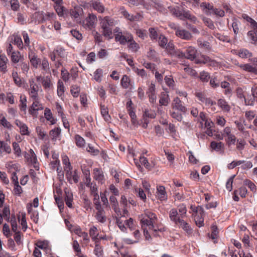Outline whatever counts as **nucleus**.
I'll return each instance as SVG.
<instances>
[{"mask_svg": "<svg viewBox=\"0 0 257 257\" xmlns=\"http://www.w3.org/2000/svg\"><path fill=\"white\" fill-rule=\"evenodd\" d=\"M99 20L102 35L108 40L111 39L113 38L112 27L116 25V22L109 16L100 17Z\"/></svg>", "mask_w": 257, "mask_h": 257, "instance_id": "obj_1", "label": "nucleus"}, {"mask_svg": "<svg viewBox=\"0 0 257 257\" xmlns=\"http://www.w3.org/2000/svg\"><path fill=\"white\" fill-rule=\"evenodd\" d=\"M142 227L148 226L149 229H154V225L158 221V218L155 213L149 210H145L144 213L139 216Z\"/></svg>", "mask_w": 257, "mask_h": 257, "instance_id": "obj_2", "label": "nucleus"}, {"mask_svg": "<svg viewBox=\"0 0 257 257\" xmlns=\"http://www.w3.org/2000/svg\"><path fill=\"white\" fill-rule=\"evenodd\" d=\"M171 12L174 16L180 20L188 19L195 24L197 22L195 16L192 15L189 11L185 10L182 7L177 6L171 10Z\"/></svg>", "mask_w": 257, "mask_h": 257, "instance_id": "obj_3", "label": "nucleus"}, {"mask_svg": "<svg viewBox=\"0 0 257 257\" xmlns=\"http://www.w3.org/2000/svg\"><path fill=\"white\" fill-rule=\"evenodd\" d=\"M33 102L31 104V105L29 108V113L31 114L34 118H37L38 116L39 110H41L44 109V107L40 103V102L38 99H33Z\"/></svg>", "mask_w": 257, "mask_h": 257, "instance_id": "obj_4", "label": "nucleus"}, {"mask_svg": "<svg viewBox=\"0 0 257 257\" xmlns=\"http://www.w3.org/2000/svg\"><path fill=\"white\" fill-rule=\"evenodd\" d=\"M30 88L29 89V95L32 99H38V91L40 87L35 83L33 79L29 80Z\"/></svg>", "mask_w": 257, "mask_h": 257, "instance_id": "obj_5", "label": "nucleus"}, {"mask_svg": "<svg viewBox=\"0 0 257 257\" xmlns=\"http://www.w3.org/2000/svg\"><path fill=\"white\" fill-rule=\"evenodd\" d=\"M147 84L148 85V88L146 93L149 97V101L151 103H154L157 100L155 84L153 82H151L150 83L148 82Z\"/></svg>", "mask_w": 257, "mask_h": 257, "instance_id": "obj_6", "label": "nucleus"}, {"mask_svg": "<svg viewBox=\"0 0 257 257\" xmlns=\"http://www.w3.org/2000/svg\"><path fill=\"white\" fill-rule=\"evenodd\" d=\"M222 136L227 137L226 142L228 145L235 144L236 137L231 133V127L229 126L225 127L223 130Z\"/></svg>", "mask_w": 257, "mask_h": 257, "instance_id": "obj_7", "label": "nucleus"}, {"mask_svg": "<svg viewBox=\"0 0 257 257\" xmlns=\"http://www.w3.org/2000/svg\"><path fill=\"white\" fill-rule=\"evenodd\" d=\"M66 172V178L67 181L70 183L73 182L77 183L79 181V176L77 175L76 170L72 171V168H68L67 169L64 170Z\"/></svg>", "mask_w": 257, "mask_h": 257, "instance_id": "obj_8", "label": "nucleus"}, {"mask_svg": "<svg viewBox=\"0 0 257 257\" xmlns=\"http://www.w3.org/2000/svg\"><path fill=\"white\" fill-rule=\"evenodd\" d=\"M171 105L173 110H177L183 113L187 111V108L183 104L182 101L178 97L174 98Z\"/></svg>", "mask_w": 257, "mask_h": 257, "instance_id": "obj_9", "label": "nucleus"}, {"mask_svg": "<svg viewBox=\"0 0 257 257\" xmlns=\"http://www.w3.org/2000/svg\"><path fill=\"white\" fill-rule=\"evenodd\" d=\"M174 30H175V35L182 39L189 40L192 37L191 34L189 32L186 30L182 29L179 27H175Z\"/></svg>", "mask_w": 257, "mask_h": 257, "instance_id": "obj_10", "label": "nucleus"}, {"mask_svg": "<svg viewBox=\"0 0 257 257\" xmlns=\"http://www.w3.org/2000/svg\"><path fill=\"white\" fill-rule=\"evenodd\" d=\"M8 168L12 173V180L14 184H19L18 177L17 176V172L19 171V166L17 164H8Z\"/></svg>", "mask_w": 257, "mask_h": 257, "instance_id": "obj_11", "label": "nucleus"}, {"mask_svg": "<svg viewBox=\"0 0 257 257\" xmlns=\"http://www.w3.org/2000/svg\"><path fill=\"white\" fill-rule=\"evenodd\" d=\"M96 17L94 15L89 14L83 22V26L85 28L91 30L96 25Z\"/></svg>", "mask_w": 257, "mask_h": 257, "instance_id": "obj_12", "label": "nucleus"}, {"mask_svg": "<svg viewBox=\"0 0 257 257\" xmlns=\"http://www.w3.org/2000/svg\"><path fill=\"white\" fill-rule=\"evenodd\" d=\"M195 62L197 64L203 63L213 67L217 66V62L216 61L204 55H201L199 59H195Z\"/></svg>", "mask_w": 257, "mask_h": 257, "instance_id": "obj_13", "label": "nucleus"}, {"mask_svg": "<svg viewBox=\"0 0 257 257\" xmlns=\"http://www.w3.org/2000/svg\"><path fill=\"white\" fill-rule=\"evenodd\" d=\"M132 39V35L128 33L123 32L121 34L115 35V40L118 42L121 45H124Z\"/></svg>", "mask_w": 257, "mask_h": 257, "instance_id": "obj_14", "label": "nucleus"}, {"mask_svg": "<svg viewBox=\"0 0 257 257\" xmlns=\"http://www.w3.org/2000/svg\"><path fill=\"white\" fill-rule=\"evenodd\" d=\"M197 49L193 46H188L186 48L185 58L191 61L195 60L196 58Z\"/></svg>", "mask_w": 257, "mask_h": 257, "instance_id": "obj_15", "label": "nucleus"}, {"mask_svg": "<svg viewBox=\"0 0 257 257\" xmlns=\"http://www.w3.org/2000/svg\"><path fill=\"white\" fill-rule=\"evenodd\" d=\"M93 178L101 184L105 182L104 174L101 169L94 168L93 169Z\"/></svg>", "mask_w": 257, "mask_h": 257, "instance_id": "obj_16", "label": "nucleus"}, {"mask_svg": "<svg viewBox=\"0 0 257 257\" xmlns=\"http://www.w3.org/2000/svg\"><path fill=\"white\" fill-rule=\"evenodd\" d=\"M90 6L93 9L99 13H103L105 11V7L100 0H91Z\"/></svg>", "mask_w": 257, "mask_h": 257, "instance_id": "obj_17", "label": "nucleus"}, {"mask_svg": "<svg viewBox=\"0 0 257 257\" xmlns=\"http://www.w3.org/2000/svg\"><path fill=\"white\" fill-rule=\"evenodd\" d=\"M95 209L97 210L95 215L96 219L101 223H104L106 221V218L104 209L101 206L95 207Z\"/></svg>", "mask_w": 257, "mask_h": 257, "instance_id": "obj_18", "label": "nucleus"}, {"mask_svg": "<svg viewBox=\"0 0 257 257\" xmlns=\"http://www.w3.org/2000/svg\"><path fill=\"white\" fill-rule=\"evenodd\" d=\"M25 157L28 159V161L34 164L35 168L37 170L38 169L39 167L37 163L36 155L33 150L30 149V154L26 153Z\"/></svg>", "mask_w": 257, "mask_h": 257, "instance_id": "obj_19", "label": "nucleus"}, {"mask_svg": "<svg viewBox=\"0 0 257 257\" xmlns=\"http://www.w3.org/2000/svg\"><path fill=\"white\" fill-rule=\"evenodd\" d=\"M29 58L32 66L35 68H37L41 61L32 50L29 53Z\"/></svg>", "mask_w": 257, "mask_h": 257, "instance_id": "obj_20", "label": "nucleus"}, {"mask_svg": "<svg viewBox=\"0 0 257 257\" xmlns=\"http://www.w3.org/2000/svg\"><path fill=\"white\" fill-rule=\"evenodd\" d=\"M175 224L182 228L187 234H190L192 233V229L188 223L183 219L179 220Z\"/></svg>", "mask_w": 257, "mask_h": 257, "instance_id": "obj_21", "label": "nucleus"}, {"mask_svg": "<svg viewBox=\"0 0 257 257\" xmlns=\"http://www.w3.org/2000/svg\"><path fill=\"white\" fill-rule=\"evenodd\" d=\"M116 223L119 229L123 232L126 231L125 226L126 218L125 216H116Z\"/></svg>", "mask_w": 257, "mask_h": 257, "instance_id": "obj_22", "label": "nucleus"}, {"mask_svg": "<svg viewBox=\"0 0 257 257\" xmlns=\"http://www.w3.org/2000/svg\"><path fill=\"white\" fill-rule=\"evenodd\" d=\"M157 196L159 199L161 201L167 199V195L165 188L163 186H159L157 188Z\"/></svg>", "mask_w": 257, "mask_h": 257, "instance_id": "obj_23", "label": "nucleus"}, {"mask_svg": "<svg viewBox=\"0 0 257 257\" xmlns=\"http://www.w3.org/2000/svg\"><path fill=\"white\" fill-rule=\"evenodd\" d=\"M200 8L202 11L207 15H210L212 14V10H213V6L207 2H203L200 4Z\"/></svg>", "mask_w": 257, "mask_h": 257, "instance_id": "obj_24", "label": "nucleus"}, {"mask_svg": "<svg viewBox=\"0 0 257 257\" xmlns=\"http://www.w3.org/2000/svg\"><path fill=\"white\" fill-rule=\"evenodd\" d=\"M238 66L242 70L257 74V67L249 64H238Z\"/></svg>", "mask_w": 257, "mask_h": 257, "instance_id": "obj_25", "label": "nucleus"}, {"mask_svg": "<svg viewBox=\"0 0 257 257\" xmlns=\"http://www.w3.org/2000/svg\"><path fill=\"white\" fill-rule=\"evenodd\" d=\"M64 191L65 193V201L66 204L69 208H72V202L73 200L72 193L67 189H65Z\"/></svg>", "mask_w": 257, "mask_h": 257, "instance_id": "obj_26", "label": "nucleus"}, {"mask_svg": "<svg viewBox=\"0 0 257 257\" xmlns=\"http://www.w3.org/2000/svg\"><path fill=\"white\" fill-rule=\"evenodd\" d=\"M169 217L175 224H176L179 220L181 219L177 210L176 208H172L169 212Z\"/></svg>", "mask_w": 257, "mask_h": 257, "instance_id": "obj_27", "label": "nucleus"}, {"mask_svg": "<svg viewBox=\"0 0 257 257\" xmlns=\"http://www.w3.org/2000/svg\"><path fill=\"white\" fill-rule=\"evenodd\" d=\"M235 54L241 58H249L252 56V53L246 49H241L235 52Z\"/></svg>", "mask_w": 257, "mask_h": 257, "instance_id": "obj_28", "label": "nucleus"}, {"mask_svg": "<svg viewBox=\"0 0 257 257\" xmlns=\"http://www.w3.org/2000/svg\"><path fill=\"white\" fill-rule=\"evenodd\" d=\"M150 37L152 40H157L158 37L162 34L157 28H150L149 29Z\"/></svg>", "mask_w": 257, "mask_h": 257, "instance_id": "obj_29", "label": "nucleus"}, {"mask_svg": "<svg viewBox=\"0 0 257 257\" xmlns=\"http://www.w3.org/2000/svg\"><path fill=\"white\" fill-rule=\"evenodd\" d=\"M44 116L48 121H50L51 124H54L56 123V119L53 116L52 113L49 108L45 109Z\"/></svg>", "mask_w": 257, "mask_h": 257, "instance_id": "obj_30", "label": "nucleus"}, {"mask_svg": "<svg viewBox=\"0 0 257 257\" xmlns=\"http://www.w3.org/2000/svg\"><path fill=\"white\" fill-rule=\"evenodd\" d=\"M41 83L45 90H49L53 87V83L51 78L48 76L43 78V81Z\"/></svg>", "mask_w": 257, "mask_h": 257, "instance_id": "obj_31", "label": "nucleus"}, {"mask_svg": "<svg viewBox=\"0 0 257 257\" xmlns=\"http://www.w3.org/2000/svg\"><path fill=\"white\" fill-rule=\"evenodd\" d=\"M4 152L7 154L11 153V148L7 143L0 140V155H2Z\"/></svg>", "mask_w": 257, "mask_h": 257, "instance_id": "obj_32", "label": "nucleus"}, {"mask_svg": "<svg viewBox=\"0 0 257 257\" xmlns=\"http://www.w3.org/2000/svg\"><path fill=\"white\" fill-rule=\"evenodd\" d=\"M217 104L224 111L228 112L230 109V105L224 99H219L217 101Z\"/></svg>", "mask_w": 257, "mask_h": 257, "instance_id": "obj_33", "label": "nucleus"}, {"mask_svg": "<svg viewBox=\"0 0 257 257\" xmlns=\"http://www.w3.org/2000/svg\"><path fill=\"white\" fill-rule=\"evenodd\" d=\"M61 130L59 127H56L50 132V136L51 137L52 140H57L59 139L61 136Z\"/></svg>", "mask_w": 257, "mask_h": 257, "instance_id": "obj_34", "label": "nucleus"}, {"mask_svg": "<svg viewBox=\"0 0 257 257\" xmlns=\"http://www.w3.org/2000/svg\"><path fill=\"white\" fill-rule=\"evenodd\" d=\"M11 61L14 63H18L21 62L22 57L21 55L20 52L18 51H14L10 54Z\"/></svg>", "mask_w": 257, "mask_h": 257, "instance_id": "obj_35", "label": "nucleus"}, {"mask_svg": "<svg viewBox=\"0 0 257 257\" xmlns=\"http://www.w3.org/2000/svg\"><path fill=\"white\" fill-rule=\"evenodd\" d=\"M147 57L150 60L153 61L158 62L159 60L158 54L155 50L151 48L149 49V51L147 53Z\"/></svg>", "mask_w": 257, "mask_h": 257, "instance_id": "obj_36", "label": "nucleus"}, {"mask_svg": "<svg viewBox=\"0 0 257 257\" xmlns=\"http://www.w3.org/2000/svg\"><path fill=\"white\" fill-rule=\"evenodd\" d=\"M12 76L15 84L18 87H20L22 85V81L16 71L13 70L12 73Z\"/></svg>", "mask_w": 257, "mask_h": 257, "instance_id": "obj_37", "label": "nucleus"}, {"mask_svg": "<svg viewBox=\"0 0 257 257\" xmlns=\"http://www.w3.org/2000/svg\"><path fill=\"white\" fill-rule=\"evenodd\" d=\"M8 59L5 54L0 53V70L6 71L7 70V63Z\"/></svg>", "mask_w": 257, "mask_h": 257, "instance_id": "obj_38", "label": "nucleus"}, {"mask_svg": "<svg viewBox=\"0 0 257 257\" xmlns=\"http://www.w3.org/2000/svg\"><path fill=\"white\" fill-rule=\"evenodd\" d=\"M101 114L106 121H109L111 119L110 116L108 114V110L105 105H101Z\"/></svg>", "mask_w": 257, "mask_h": 257, "instance_id": "obj_39", "label": "nucleus"}, {"mask_svg": "<svg viewBox=\"0 0 257 257\" xmlns=\"http://www.w3.org/2000/svg\"><path fill=\"white\" fill-rule=\"evenodd\" d=\"M223 146L224 144L221 142H216L213 141L210 144V147L211 149L216 152L220 151L223 148Z\"/></svg>", "mask_w": 257, "mask_h": 257, "instance_id": "obj_40", "label": "nucleus"}, {"mask_svg": "<svg viewBox=\"0 0 257 257\" xmlns=\"http://www.w3.org/2000/svg\"><path fill=\"white\" fill-rule=\"evenodd\" d=\"M57 94L59 97H62L65 92V87L63 82L59 80L57 83Z\"/></svg>", "mask_w": 257, "mask_h": 257, "instance_id": "obj_41", "label": "nucleus"}, {"mask_svg": "<svg viewBox=\"0 0 257 257\" xmlns=\"http://www.w3.org/2000/svg\"><path fill=\"white\" fill-rule=\"evenodd\" d=\"M203 215L204 214L201 215L199 214H195L194 216L196 224L199 227L204 225V218L203 217Z\"/></svg>", "mask_w": 257, "mask_h": 257, "instance_id": "obj_42", "label": "nucleus"}, {"mask_svg": "<svg viewBox=\"0 0 257 257\" xmlns=\"http://www.w3.org/2000/svg\"><path fill=\"white\" fill-rule=\"evenodd\" d=\"M177 110H173L170 111V115L174 119H176L178 121H181L183 119V116L181 112Z\"/></svg>", "mask_w": 257, "mask_h": 257, "instance_id": "obj_43", "label": "nucleus"}, {"mask_svg": "<svg viewBox=\"0 0 257 257\" xmlns=\"http://www.w3.org/2000/svg\"><path fill=\"white\" fill-rule=\"evenodd\" d=\"M35 14L40 16L42 21L47 20L49 18H52L55 16V14L51 12H47L45 14V16L43 15V12L41 13H36Z\"/></svg>", "mask_w": 257, "mask_h": 257, "instance_id": "obj_44", "label": "nucleus"}, {"mask_svg": "<svg viewBox=\"0 0 257 257\" xmlns=\"http://www.w3.org/2000/svg\"><path fill=\"white\" fill-rule=\"evenodd\" d=\"M133 235L134 237H135V240L134 241H132L130 239H126V242L128 244H133L137 243L139 242V239L141 237V233L140 232V231L138 229H137L135 230V231L133 232Z\"/></svg>", "mask_w": 257, "mask_h": 257, "instance_id": "obj_45", "label": "nucleus"}, {"mask_svg": "<svg viewBox=\"0 0 257 257\" xmlns=\"http://www.w3.org/2000/svg\"><path fill=\"white\" fill-rule=\"evenodd\" d=\"M170 98L168 94L165 93L161 94V97L159 100V103L161 105L167 106L169 103Z\"/></svg>", "mask_w": 257, "mask_h": 257, "instance_id": "obj_46", "label": "nucleus"}, {"mask_svg": "<svg viewBox=\"0 0 257 257\" xmlns=\"http://www.w3.org/2000/svg\"><path fill=\"white\" fill-rule=\"evenodd\" d=\"M89 235L93 241L98 239V233L97 232V228L95 226H93L90 228Z\"/></svg>", "mask_w": 257, "mask_h": 257, "instance_id": "obj_47", "label": "nucleus"}, {"mask_svg": "<svg viewBox=\"0 0 257 257\" xmlns=\"http://www.w3.org/2000/svg\"><path fill=\"white\" fill-rule=\"evenodd\" d=\"M159 45L162 48H165L168 44L167 38L162 34L158 37Z\"/></svg>", "mask_w": 257, "mask_h": 257, "instance_id": "obj_48", "label": "nucleus"}, {"mask_svg": "<svg viewBox=\"0 0 257 257\" xmlns=\"http://www.w3.org/2000/svg\"><path fill=\"white\" fill-rule=\"evenodd\" d=\"M20 104L19 105V107L21 110L25 112L27 107L26 97H23L22 96H21L20 98Z\"/></svg>", "mask_w": 257, "mask_h": 257, "instance_id": "obj_49", "label": "nucleus"}, {"mask_svg": "<svg viewBox=\"0 0 257 257\" xmlns=\"http://www.w3.org/2000/svg\"><path fill=\"white\" fill-rule=\"evenodd\" d=\"M257 33L255 31L250 30L247 32V37L250 39L252 44H255L257 42Z\"/></svg>", "mask_w": 257, "mask_h": 257, "instance_id": "obj_50", "label": "nucleus"}, {"mask_svg": "<svg viewBox=\"0 0 257 257\" xmlns=\"http://www.w3.org/2000/svg\"><path fill=\"white\" fill-rule=\"evenodd\" d=\"M191 209L192 211V215L194 216L195 214H204V211L203 208L200 206H198L197 207L191 206Z\"/></svg>", "mask_w": 257, "mask_h": 257, "instance_id": "obj_51", "label": "nucleus"}, {"mask_svg": "<svg viewBox=\"0 0 257 257\" xmlns=\"http://www.w3.org/2000/svg\"><path fill=\"white\" fill-rule=\"evenodd\" d=\"M128 48L133 52H136L139 49V45L134 40L133 37L130 41H128Z\"/></svg>", "mask_w": 257, "mask_h": 257, "instance_id": "obj_52", "label": "nucleus"}, {"mask_svg": "<svg viewBox=\"0 0 257 257\" xmlns=\"http://www.w3.org/2000/svg\"><path fill=\"white\" fill-rule=\"evenodd\" d=\"M199 78L201 81L203 82H207L210 79V76L209 73L203 71L200 73Z\"/></svg>", "mask_w": 257, "mask_h": 257, "instance_id": "obj_53", "label": "nucleus"}, {"mask_svg": "<svg viewBox=\"0 0 257 257\" xmlns=\"http://www.w3.org/2000/svg\"><path fill=\"white\" fill-rule=\"evenodd\" d=\"M80 91V88L78 85H73L71 87L70 92L73 97H77L79 96Z\"/></svg>", "mask_w": 257, "mask_h": 257, "instance_id": "obj_54", "label": "nucleus"}, {"mask_svg": "<svg viewBox=\"0 0 257 257\" xmlns=\"http://www.w3.org/2000/svg\"><path fill=\"white\" fill-rule=\"evenodd\" d=\"M121 86L124 88H127L130 84V79L126 75L123 76L121 79Z\"/></svg>", "mask_w": 257, "mask_h": 257, "instance_id": "obj_55", "label": "nucleus"}, {"mask_svg": "<svg viewBox=\"0 0 257 257\" xmlns=\"http://www.w3.org/2000/svg\"><path fill=\"white\" fill-rule=\"evenodd\" d=\"M86 150L88 152L94 156L98 155L99 153V151L91 144H88Z\"/></svg>", "mask_w": 257, "mask_h": 257, "instance_id": "obj_56", "label": "nucleus"}, {"mask_svg": "<svg viewBox=\"0 0 257 257\" xmlns=\"http://www.w3.org/2000/svg\"><path fill=\"white\" fill-rule=\"evenodd\" d=\"M76 144L79 147H83L85 144L84 139L78 135H76L75 137Z\"/></svg>", "mask_w": 257, "mask_h": 257, "instance_id": "obj_57", "label": "nucleus"}, {"mask_svg": "<svg viewBox=\"0 0 257 257\" xmlns=\"http://www.w3.org/2000/svg\"><path fill=\"white\" fill-rule=\"evenodd\" d=\"M202 21H203L204 24L207 26L209 29L211 30H214L215 29V26L213 21L208 18L203 17Z\"/></svg>", "mask_w": 257, "mask_h": 257, "instance_id": "obj_58", "label": "nucleus"}, {"mask_svg": "<svg viewBox=\"0 0 257 257\" xmlns=\"http://www.w3.org/2000/svg\"><path fill=\"white\" fill-rule=\"evenodd\" d=\"M179 210V214L181 218H183L186 216L187 212V208L186 205L184 204H182L178 207Z\"/></svg>", "mask_w": 257, "mask_h": 257, "instance_id": "obj_59", "label": "nucleus"}, {"mask_svg": "<svg viewBox=\"0 0 257 257\" xmlns=\"http://www.w3.org/2000/svg\"><path fill=\"white\" fill-rule=\"evenodd\" d=\"M13 37H14L13 40L14 41V44L16 45L19 48L22 49L23 44L21 38L18 35H14Z\"/></svg>", "mask_w": 257, "mask_h": 257, "instance_id": "obj_60", "label": "nucleus"}, {"mask_svg": "<svg viewBox=\"0 0 257 257\" xmlns=\"http://www.w3.org/2000/svg\"><path fill=\"white\" fill-rule=\"evenodd\" d=\"M10 222L11 224L12 229L14 232H16L18 229L17 222L15 215L12 214L11 217Z\"/></svg>", "mask_w": 257, "mask_h": 257, "instance_id": "obj_61", "label": "nucleus"}, {"mask_svg": "<svg viewBox=\"0 0 257 257\" xmlns=\"http://www.w3.org/2000/svg\"><path fill=\"white\" fill-rule=\"evenodd\" d=\"M165 82L166 85L169 87L173 88L175 86V82L172 76H166L165 78Z\"/></svg>", "mask_w": 257, "mask_h": 257, "instance_id": "obj_62", "label": "nucleus"}, {"mask_svg": "<svg viewBox=\"0 0 257 257\" xmlns=\"http://www.w3.org/2000/svg\"><path fill=\"white\" fill-rule=\"evenodd\" d=\"M62 3L55 4L54 8L59 16H62L63 15L64 7L62 6Z\"/></svg>", "mask_w": 257, "mask_h": 257, "instance_id": "obj_63", "label": "nucleus"}, {"mask_svg": "<svg viewBox=\"0 0 257 257\" xmlns=\"http://www.w3.org/2000/svg\"><path fill=\"white\" fill-rule=\"evenodd\" d=\"M70 16L73 18L77 23H80V19L79 13L75 10H71L70 12Z\"/></svg>", "mask_w": 257, "mask_h": 257, "instance_id": "obj_64", "label": "nucleus"}]
</instances>
